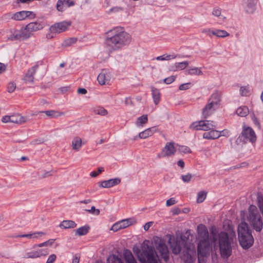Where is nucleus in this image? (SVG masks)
<instances>
[{
    "instance_id": "62",
    "label": "nucleus",
    "mask_w": 263,
    "mask_h": 263,
    "mask_svg": "<svg viewBox=\"0 0 263 263\" xmlns=\"http://www.w3.org/2000/svg\"><path fill=\"white\" fill-rule=\"evenodd\" d=\"M217 231H216V230H212L211 231V235L212 236V241L214 242H215L217 240Z\"/></svg>"
},
{
    "instance_id": "8",
    "label": "nucleus",
    "mask_w": 263,
    "mask_h": 263,
    "mask_svg": "<svg viewBox=\"0 0 263 263\" xmlns=\"http://www.w3.org/2000/svg\"><path fill=\"white\" fill-rule=\"evenodd\" d=\"M216 125L214 121L210 120H200L193 122L190 126V128L196 130H204L215 129Z\"/></svg>"
},
{
    "instance_id": "48",
    "label": "nucleus",
    "mask_w": 263,
    "mask_h": 263,
    "mask_svg": "<svg viewBox=\"0 0 263 263\" xmlns=\"http://www.w3.org/2000/svg\"><path fill=\"white\" fill-rule=\"evenodd\" d=\"M43 232H36L32 234H23L20 235L17 237H27L29 238H31L33 236L34 238H37L39 234H43Z\"/></svg>"
},
{
    "instance_id": "54",
    "label": "nucleus",
    "mask_w": 263,
    "mask_h": 263,
    "mask_svg": "<svg viewBox=\"0 0 263 263\" xmlns=\"http://www.w3.org/2000/svg\"><path fill=\"white\" fill-rule=\"evenodd\" d=\"M176 79V76H172L171 77H167L163 80V82L167 84H170L173 83Z\"/></svg>"
},
{
    "instance_id": "25",
    "label": "nucleus",
    "mask_w": 263,
    "mask_h": 263,
    "mask_svg": "<svg viewBox=\"0 0 263 263\" xmlns=\"http://www.w3.org/2000/svg\"><path fill=\"white\" fill-rule=\"evenodd\" d=\"M208 101L212 102L215 106L218 107L221 101V93L218 91L214 92L209 99Z\"/></svg>"
},
{
    "instance_id": "44",
    "label": "nucleus",
    "mask_w": 263,
    "mask_h": 263,
    "mask_svg": "<svg viewBox=\"0 0 263 263\" xmlns=\"http://www.w3.org/2000/svg\"><path fill=\"white\" fill-rule=\"evenodd\" d=\"M122 229L128 227L132 224V219L130 218L126 219L119 221Z\"/></svg>"
},
{
    "instance_id": "29",
    "label": "nucleus",
    "mask_w": 263,
    "mask_h": 263,
    "mask_svg": "<svg viewBox=\"0 0 263 263\" xmlns=\"http://www.w3.org/2000/svg\"><path fill=\"white\" fill-rule=\"evenodd\" d=\"M39 113H45L47 116L52 118H57L61 116L64 115L63 112H60L54 110H48L46 111H39Z\"/></svg>"
},
{
    "instance_id": "34",
    "label": "nucleus",
    "mask_w": 263,
    "mask_h": 263,
    "mask_svg": "<svg viewBox=\"0 0 263 263\" xmlns=\"http://www.w3.org/2000/svg\"><path fill=\"white\" fill-rule=\"evenodd\" d=\"M189 65V62L187 61H184L182 62H178L175 64L173 70H181L184 69Z\"/></svg>"
},
{
    "instance_id": "47",
    "label": "nucleus",
    "mask_w": 263,
    "mask_h": 263,
    "mask_svg": "<svg viewBox=\"0 0 263 263\" xmlns=\"http://www.w3.org/2000/svg\"><path fill=\"white\" fill-rule=\"evenodd\" d=\"M12 116L15 117V118H14V120L18 121V122H14L15 123L21 124L26 122L27 121L26 119V118L25 117L22 116L19 114H17L15 116Z\"/></svg>"
},
{
    "instance_id": "33",
    "label": "nucleus",
    "mask_w": 263,
    "mask_h": 263,
    "mask_svg": "<svg viewBox=\"0 0 263 263\" xmlns=\"http://www.w3.org/2000/svg\"><path fill=\"white\" fill-rule=\"evenodd\" d=\"M82 139L79 137H76L72 141V149L78 151L82 146Z\"/></svg>"
},
{
    "instance_id": "37",
    "label": "nucleus",
    "mask_w": 263,
    "mask_h": 263,
    "mask_svg": "<svg viewBox=\"0 0 263 263\" xmlns=\"http://www.w3.org/2000/svg\"><path fill=\"white\" fill-rule=\"evenodd\" d=\"M230 35L229 33L224 30L216 29L214 30L213 35L218 37H225Z\"/></svg>"
},
{
    "instance_id": "42",
    "label": "nucleus",
    "mask_w": 263,
    "mask_h": 263,
    "mask_svg": "<svg viewBox=\"0 0 263 263\" xmlns=\"http://www.w3.org/2000/svg\"><path fill=\"white\" fill-rule=\"evenodd\" d=\"M206 196V192L204 191H200L197 194V202L198 203L202 202L205 199Z\"/></svg>"
},
{
    "instance_id": "2",
    "label": "nucleus",
    "mask_w": 263,
    "mask_h": 263,
    "mask_svg": "<svg viewBox=\"0 0 263 263\" xmlns=\"http://www.w3.org/2000/svg\"><path fill=\"white\" fill-rule=\"evenodd\" d=\"M236 241L235 234L229 236L228 233L222 231L218 234L220 254L223 259H228L232 254V246Z\"/></svg>"
},
{
    "instance_id": "27",
    "label": "nucleus",
    "mask_w": 263,
    "mask_h": 263,
    "mask_svg": "<svg viewBox=\"0 0 263 263\" xmlns=\"http://www.w3.org/2000/svg\"><path fill=\"white\" fill-rule=\"evenodd\" d=\"M212 15L218 17V23L221 24L223 23L226 17L221 15V9L218 7H215L212 11Z\"/></svg>"
},
{
    "instance_id": "9",
    "label": "nucleus",
    "mask_w": 263,
    "mask_h": 263,
    "mask_svg": "<svg viewBox=\"0 0 263 263\" xmlns=\"http://www.w3.org/2000/svg\"><path fill=\"white\" fill-rule=\"evenodd\" d=\"M181 256L185 263H193L196 260V252L194 247H186Z\"/></svg>"
},
{
    "instance_id": "23",
    "label": "nucleus",
    "mask_w": 263,
    "mask_h": 263,
    "mask_svg": "<svg viewBox=\"0 0 263 263\" xmlns=\"http://www.w3.org/2000/svg\"><path fill=\"white\" fill-rule=\"evenodd\" d=\"M157 130L158 127L157 126H153L147 128L145 130L140 132L139 134V137L141 139H146L148 137L152 136Z\"/></svg>"
},
{
    "instance_id": "12",
    "label": "nucleus",
    "mask_w": 263,
    "mask_h": 263,
    "mask_svg": "<svg viewBox=\"0 0 263 263\" xmlns=\"http://www.w3.org/2000/svg\"><path fill=\"white\" fill-rule=\"evenodd\" d=\"M111 77L112 75L109 70L103 69L98 75L97 80L100 85H107L109 83Z\"/></svg>"
},
{
    "instance_id": "7",
    "label": "nucleus",
    "mask_w": 263,
    "mask_h": 263,
    "mask_svg": "<svg viewBox=\"0 0 263 263\" xmlns=\"http://www.w3.org/2000/svg\"><path fill=\"white\" fill-rule=\"evenodd\" d=\"M256 140V136L253 129L250 127H246L244 125L242 132L237 138L236 142L239 144L240 143H247L249 141L252 143H254Z\"/></svg>"
},
{
    "instance_id": "57",
    "label": "nucleus",
    "mask_w": 263,
    "mask_h": 263,
    "mask_svg": "<svg viewBox=\"0 0 263 263\" xmlns=\"http://www.w3.org/2000/svg\"><path fill=\"white\" fill-rule=\"evenodd\" d=\"M85 211L89 213L94 214L96 215H98L100 214V210L99 209H96L94 206H92L90 210H85Z\"/></svg>"
},
{
    "instance_id": "50",
    "label": "nucleus",
    "mask_w": 263,
    "mask_h": 263,
    "mask_svg": "<svg viewBox=\"0 0 263 263\" xmlns=\"http://www.w3.org/2000/svg\"><path fill=\"white\" fill-rule=\"evenodd\" d=\"M16 88V84L14 82H11L8 83L7 86V90L8 92H13Z\"/></svg>"
},
{
    "instance_id": "6",
    "label": "nucleus",
    "mask_w": 263,
    "mask_h": 263,
    "mask_svg": "<svg viewBox=\"0 0 263 263\" xmlns=\"http://www.w3.org/2000/svg\"><path fill=\"white\" fill-rule=\"evenodd\" d=\"M71 24L72 23L70 21H63L54 23L49 27V32L46 34V38L47 39H53L57 34L67 31Z\"/></svg>"
},
{
    "instance_id": "53",
    "label": "nucleus",
    "mask_w": 263,
    "mask_h": 263,
    "mask_svg": "<svg viewBox=\"0 0 263 263\" xmlns=\"http://www.w3.org/2000/svg\"><path fill=\"white\" fill-rule=\"evenodd\" d=\"M181 177L184 182L187 183L191 181L192 175L189 173L186 175H182Z\"/></svg>"
},
{
    "instance_id": "15",
    "label": "nucleus",
    "mask_w": 263,
    "mask_h": 263,
    "mask_svg": "<svg viewBox=\"0 0 263 263\" xmlns=\"http://www.w3.org/2000/svg\"><path fill=\"white\" fill-rule=\"evenodd\" d=\"M49 254V250L48 249H38L35 251H32L28 252L26 254L25 258H36L41 257L42 256H45Z\"/></svg>"
},
{
    "instance_id": "45",
    "label": "nucleus",
    "mask_w": 263,
    "mask_h": 263,
    "mask_svg": "<svg viewBox=\"0 0 263 263\" xmlns=\"http://www.w3.org/2000/svg\"><path fill=\"white\" fill-rule=\"evenodd\" d=\"M239 91L242 96H247L250 92L249 86H241L240 88Z\"/></svg>"
},
{
    "instance_id": "24",
    "label": "nucleus",
    "mask_w": 263,
    "mask_h": 263,
    "mask_svg": "<svg viewBox=\"0 0 263 263\" xmlns=\"http://www.w3.org/2000/svg\"><path fill=\"white\" fill-rule=\"evenodd\" d=\"M210 132H205L203 134V138L206 139H215L220 137L219 130L213 129L209 130Z\"/></svg>"
},
{
    "instance_id": "3",
    "label": "nucleus",
    "mask_w": 263,
    "mask_h": 263,
    "mask_svg": "<svg viewBox=\"0 0 263 263\" xmlns=\"http://www.w3.org/2000/svg\"><path fill=\"white\" fill-rule=\"evenodd\" d=\"M238 239L240 245L244 249L250 248L254 243L251 230L246 222L242 221L238 227Z\"/></svg>"
},
{
    "instance_id": "20",
    "label": "nucleus",
    "mask_w": 263,
    "mask_h": 263,
    "mask_svg": "<svg viewBox=\"0 0 263 263\" xmlns=\"http://www.w3.org/2000/svg\"><path fill=\"white\" fill-rule=\"evenodd\" d=\"M73 0H58L57 3V9L59 11L63 12L66 8L74 5Z\"/></svg>"
},
{
    "instance_id": "28",
    "label": "nucleus",
    "mask_w": 263,
    "mask_h": 263,
    "mask_svg": "<svg viewBox=\"0 0 263 263\" xmlns=\"http://www.w3.org/2000/svg\"><path fill=\"white\" fill-rule=\"evenodd\" d=\"M151 91L154 102L155 105L159 104L160 101V93L159 89L153 86L151 87Z\"/></svg>"
},
{
    "instance_id": "46",
    "label": "nucleus",
    "mask_w": 263,
    "mask_h": 263,
    "mask_svg": "<svg viewBox=\"0 0 263 263\" xmlns=\"http://www.w3.org/2000/svg\"><path fill=\"white\" fill-rule=\"evenodd\" d=\"M15 118V117L5 116L2 118V121L4 123L18 122L17 121L14 120Z\"/></svg>"
},
{
    "instance_id": "61",
    "label": "nucleus",
    "mask_w": 263,
    "mask_h": 263,
    "mask_svg": "<svg viewBox=\"0 0 263 263\" xmlns=\"http://www.w3.org/2000/svg\"><path fill=\"white\" fill-rule=\"evenodd\" d=\"M202 32L204 33L209 36L211 37L213 35L214 30H211L210 29H204L202 30Z\"/></svg>"
},
{
    "instance_id": "30",
    "label": "nucleus",
    "mask_w": 263,
    "mask_h": 263,
    "mask_svg": "<svg viewBox=\"0 0 263 263\" xmlns=\"http://www.w3.org/2000/svg\"><path fill=\"white\" fill-rule=\"evenodd\" d=\"M183 243L180 240H177L173 245L171 246L172 248V252L174 254L177 255L179 254L182 249V245Z\"/></svg>"
},
{
    "instance_id": "22",
    "label": "nucleus",
    "mask_w": 263,
    "mask_h": 263,
    "mask_svg": "<svg viewBox=\"0 0 263 263\" xmlns=\"http://www.w3.org/2000/svg\"><path fill=\"white\" fill-rule=\"evenodd\" d=\"M121 179L119 178L114 179H110L108 180H104L103 181L99 182V186L104 188H109L115 185L120 184Z\"/></svg>"
},
{
    "instance_id": "32",
    "label": "nucleus",
    "mask_w": 263,
    "mask_h": 263,
    "mask_svg": "<svg viewBox=\"0 0 263 263\" xmlns=\"http://www.w3.org/2000/svg\"><path fill=\"white\" fill-rule=\"evenodd\" d=\"M124 257L126 263H137L132 252L126 250L124 252Z\"/></svg>"
},
{
    "instance_id": "4",
    "label": "nucleus",
    "mask_w": 263,
    "mask_h": 263,
    "mask_svg": "<svg viewBox=\"0 0 263 263\" xmlns=\"http://www.w3.org/2000/svg\"><path fill=\"white\" fill-rule=\"evenodd\" d=\"M141 251L137 254L141 263H161L153 246L145 244L141 245Z\"/></svg>"
},
{
    "instance_id": "52",
    "label": "nucleus",
    "mask_w": 263,
    "mask_h": 263,
    "mask_svg": "<svg viewBox=\"0 0 263 263\" xmlns=\"http://www.w3.org/2000/svg\"><path fill=\"white\" fill-rule=\"evenodd\" d=\"M179 150L180 152L183 153L184 154L191 153V149L189 147L184 145L180 146Z\"/></svg>"
},
{
    "instance_id": "59",
    "label": "nucleus",
    "mask_w": 263,
    "mask_h": 263,
    "mask_svg": "<svg viewBox=\"0 0 263 263\" xmlns=\"http://www.w3.org/2000/svg\"><path fill=\"white\" fill-rule=\"evenodd\" d=\"M3 18L4 20H13V13L11 12H9L5 13L3 15Z\"/></svg>"
},
{
    "instance_id": "13",
    "label": "nucleus",
    "mask_w": 263,
    "mask_h": 263,
    "mask_svg": "<svg viewBox=\"0 0 263 263\" xmlns=\"http://www.w3.org/2000/svg\"><path fill=\"white\" fill-rule=\"evenodd\" d=\"M26 35L23 33L22 28L20 30L11 29L10 30V34L8 36V40L13 41H25L26 40Z\"/></svg>"
},
{
    "instance_id": "41",
    "label": "nucleus",
    "mask_w": 263,
    "mask_h": 263,
    "mask_svg": "<svg viewBox=\"0 0 263 263\" xmlns=\"http://www.w3.org/2000/svg\"><path fill=\"white\" fill-rule=\"evenodd\" d=\"M107 261L108 263H123L120 258L114 254L109 256Z\"/></svg>"
},
{
    "instance_id": "19",
    "label": "nucleus",
    "mask_w": 263,
    "mask_h": 263,
    "mask_svg": "<svg viewBox=\"0 0 263 263\" xmlns=\"http://www.w3.org/2000/svg\"><path fill=\"white\" fill-rule=\"evenodd\" d=\"M35 14L30 11H21L13 13V20L22 21L28 17H34Z\"/></svg>"
},
{
    "instance_id": "49",
    "label": "nucleus",
    "mask_w": 263,
    "mask_h": 263,
    "mask_svg": "<svg viewBox=\"0 0 263 263\" xmlns=\"http://www.w3.org/2000/svg\"><path fill=\"white\" fill-rule=\"evenodd\" d=\"M258 206L261 213L263 212V197L258 194L257 196Z\"/></svg>"
},
{
    "instance_id": "14",
    "label": "nucleus",
    "mask_w": 263,
    "mask_h": 263,
    "mask_svg": "<svg viewBox=\"0 0 263 263\" xmlns=\"http://www.w3.org/2000/svg\"><path fill=\"white\" fill-rule=\"evenodd\" d=\"M176 148L173 142H167L162 149L160 154L158 155L159 158L172 156L176 153Z\"/></svg>"
},
{
    "instance_id": "1",
    "label": "nucleus",
    "mask_w": 263,
    "mask_h": 263,
    "mask_svg": "<svg viewBox=\"0 0 263 263\" xmlns=\"http://www.w3.org/2000/svg\"><path fill=\"white\" fill-rule=\"evenodd\" d=\"M106 35L105 43L110 51L121 49L129 44L131 41L130 34L120 27L109 30Z\"/></svg>"
},
{
    "instance_id": "43",
    "label": "nucleus",
    "mask_w": 263,
    "mask_h": 263,
    "mask_svg": "<svg viewBox=\"0 0 263 263\" xmlns=\"http://www.w3.org/2000/svg\"><path fill=\"white\" fill-rule=\"evenodd\" d=\"M164 60H170L171 59H174L176 58L177 57L179 58H188L190 57L189 55H180L179 54H163Z\"/></svg>"
},
{
    "instance_id": "21",
    "label": "nucleus",
    "mask_w": 263,
    "mask_h": 263,
    "mask_svg": "<svg viewBox=\"0 0 263 263\" xmlns=\"http://www.w3.org/2000/svg\"><path fill=\"white\" fill-rule=\"evenodd\" d=\"M218 107L215 106L212 102L208 101V103L202 109V116L206 119L212 115Z\"/></svg>"
},
{
    "instance_id": "35",
    "label": "nucleus",
    "mask_w": 263,
    "mask_h": 263,
    "mask_svg": "<svg viewBox=\"0 0 263 263\" xmlns=\"http://www.w3.org/2000/svg\"><path fill=\"white\" fill-rule=\"evenodd\" d=\"M236 113L240 117H246L249 113V109L247 106H241L237 108Z\"/></svg>"
},
{
    "instance_id": "38",
    "label": "nucleus",
    "mask_w": 263,
    "mask_h": 263,
    "mask_svg": "<svg viewBox=\"0 0 263 263\" xmlns=\"http://www.w3.org/2000/svg\"><path fill=\"white\" fill-rule=\"evenodd\" d=\"M93 112L96 115L105 116L107 114L108 111L104 107L98 106L93 108Z\"/></svg>"
},
{
    "instance_id": "36",
    "label": "nucleus",
    "mask_w": 263,
    "mask_h": 263,
    "mask_svg": "<svg viewBox=\"0 0 263 263\" xmlns=\"http://www.w3.org/2000/svg\"><path fill=\"white\" fill-rule=\"evenodd\" d=\"M77 39L75 37H70L65 40L62 43V47H67L72 45L76 43Z\"/></svg>"
},
{
    "instance_id": "40",
    "label": "nucleus",
    "mask_w": 263,
    "mask_h": 263,
    "mask_svg": "<svg viewBox=\"0 0 263 263\" xmlns=\"http://www.w3.org/2000/svg\"><path fill=\"white\" fill-rule=\"evenodd\" d=\"M148 121L147 115H143L139 117L136 122V125L137 126H142L143 124L146 123Z\"/></svg>"
},
{
    "instance_id": "60",
    "label": "nucleus",
    "mask_w": 263,
    "mask_h": 263,
    "mask_svg": "<svg viewBox=\"0 0 263 263\" xmlns=\"http://www.w3.org/2000/svg\"><path fill=\"white\" fill-rule=\"evenodd\" d=\"M176 203V201L175 200L174 198H171L167 200L166 202V205L167 206H170L175 204Z\"/></svg>"
},
{
    "instance_id": "63",
    "label": "nucleus",
    "mask_w": 263,
    "mask_h": 263,
    "mask_svg": "<svg viewBox=\"0 0 263 263\" xmlns=\"http://www.w3.org/2000/svg\"><path fill=\"white\" fill-rule=\"evenodd\" d=\"M123 8L122 7H114L111 8L109 10V12H118L123 11Z\"/></svg>"
},
{
    "instance_id": "39",
    "label": "nucleus",
    "mask_w": 263,
    "mask_h": 263,
    "mask_svg": "<svg viewBox=\"0 0 263 263\" xmlns=\"http://www.w3.org/2000/svg\"><path fill=\"white\" fill-rule=\"evenodd\" d=\"M186 73L190 75L200 76L202 74V71L198 67H194L186 71Z\"/></svg>"
},
{
    "instance_id": "26",
    "label": "nucleus",
    "mask_w": 263,
    "mask_h": 263,
    "mask_svg": "<svg viewBox=\"0 0 263 263\" xmlns=\"http://www.w3.org/2000/svg\"><path fill=\"white\" fill-rule=\"evenodd\" d=\"M76 226L77 224L75 222L70 220H64L59 224V227L62 229L74 228Z\"/></svg>"
},
{
    "instance_id": "58",
    "label": "nucleus",
    "mask_w": 263,
    "mask_h": 263,
    "mask_svg": "<svg viewBox=\"0 0 263 263\" xmlns=\"http://www.w3.org/2000/svg\"><path fill=\"white\" fill-rule=\"evenodd\" d=\"M56 258V255L52 254L48 257L46 261V263H53L55 261Z\"/></svg>"
},
{
    "instance_id": "17",
    "label": "nucleus",
    "mask_w": 263,
    "mask_h": 263,
    "mask_svg": "<svg viewBox=\"0 0 263 263\" xmlns=\"http://www.w3.org/2000/svg\"><path fill=\"white\" fill-rule=\"evenodd\" d=\"M156 248L159 252L161 257L165 262H167L169 259V255L168 250L166 244L160 240Z\"/></svg>"
},
{
    "instance_id": "5",
    "label": "nucleus",
    "mask_w": 263,
    "mask_h": 263,
    "mask_svg": "<svg viewBox=\"0 0 263 263\" xmlns=\"http://www.w3.org/2000/svg\"><path fill=\"white\" fill-rule=\"evenodd\" d=\"M250 225L257 232H260L262 229L263 222L256 206L251 205L249 208V215L247 217Z\"/></svg>"
},
{
    "instance_id": "16",
    "label": "nucleus",
    "mask_w": 263,
    "mask_h": 263,
    "mask_svg": "<svg viewBox=\"0 0 263 263\" xmlns=\"http://www.w3.org/2000/svg\"><path fill=\"white\" fill-rule=\"evenodd\" d=\"M202 243L198 244V263H205V257L209 254V248L208 247H202Z\"/></svg>"
},
{
    "instance_id": "64",
    "label": "nucleus",
    "mask_w": 263,
    "mask_h": 263,
    "mask_svg": "<svg viewBox=\"0 0 263 263\" xmlns=\"http://www.w3.org/2000/svg\"><path fill=\"white\" fill-rule=\"evenodd\" d=\"M80 254H76L72 259V263H79Z\"/></svg>"
},
{
    "instance_id": "55",
    "label": "nucleus",
    "mask_w": 263,
    "mask_h": 263,
    "mask_svg": "<svg viewBox=\"0 0 263 263\" xmlns=\"http://www.w3.org/2000/svg\"><path fill=\"white\" fill-rule=\"evenodd\" d=\"M121 229H122V228L121 225L119 221L115 223L111 227V230L114 232H117Z\"/></svg>"
},
{
    "instance_id": "31",
    "label": "nucleus",
    "mask_w": 263,
    "mask_h": 263,
    "mask_svg": "<svg viewBox=\"0 0 263 263\" xmlns=\"http://www.w3.org/2000/svg\"><path fill=\"white\" fill-rule=\"evenodd\" d=\"M246 4V11L249 13H252L255 10V3L254 0H244Z\"/></svg>"
},
{
    "instance_id": "56",
    "label": "nucleus",
    "mask_w": 263,
    "mask_h": 263,
    "mask_svg": "<svg viewBox=\"0 0 263 263\" xmlns=\"http://www.w3.org/2000/svg\"><path fill=\"white\" fill-rule=\"evenodd\" d=\"M191 86V83L182 84L179 86V90H185L189 89L190 88Z\"/></svg>"
},
{
    "instance_id": "18",
    "label": "nucleus",
    "mask_w": 263,
    "mask_h": 263,
    "mask_svg": "<svg viewBox=\"0 0 263 263\" xmlns=\"http://www.w3.org/2000/svg\"><path fill=\"white\" fill-rule=\"evenodd\" d=\"M38 68V64H35L34 66L29 68L23 78L24 82L28 83H33L34 81V76Z\"/></svg>"
},
{
    "instance_id": "10",
    "label": "nucleus",
    "mask_w": 263,
    "mask_h": 263,
    "mask_svg": "<svg viewBox=\"0 0 263 263\" xmlns=\"http://www.w3.org/2000/svg\"><path fill=\"white\" fill-rule=\"evenodd\" d=\"M197 231L200 238L198 244L202 243V247H208L209 248V235L206 227L202 224H200L198 226Z\"/></svg>"
},
{
    "instance_id": "51",
    "label": "nucleus",
    "mask_w": 263,
    "mask_h": 263,
    "mask_svg": "<svg viewBox=\"0 0 263 263\" xmlns=\"http://www.w3.org/2000/svg\"><path fill=\"white\" fill-rule=\"evenodd\" d=\"M104 171V168L102 167H98V171H93L91 172L90 174V176L91 177H96L98 176L99 174L101 173L102 172Z\"/></svg>"
},
{
    "instance_id": "11",
    "label": "nucleus",
    "mask_w": 263,
    "mask_h": 263,
    "mask_svg": "<svg viewBox=\"0 0 263 263\" xmlns=\"http://www.w3.org/2000/svg\"><path fill=\"white\" fill-rule=\"evenodd\" d=\"M43 28V25L37 22H31L27 24L25 27L22 28L23 33L25 34L26 40L30 38L33 34V32L37 31Z\"/></svg>"
}]
</instances>
